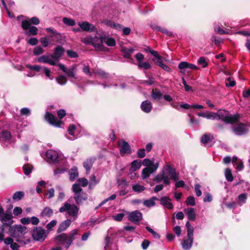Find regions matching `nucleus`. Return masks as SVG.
Here are the masks:
<instances>
[{
  "mask_svg": "<svg viewBox=\"0 0 250 250\" xmlns=\"http://www.w3.org/2000/svg\"><path fill=\"white\" fill-rule=\"evenodd\" d=\"M27 232V228L21 225L10 226L8 231V233L11 236L16 238L17 242L24 245L27 244L30 242V239L24 237Z\"/></svg>",
  "mask_w": 250,
  "mask_h": 250,
  "instance_id": "nucleus-1",
  "label": "nucleus"
},
{
  "mask_svg": "<svg viewBox=\"0 0 250 250\" xmlns=\"http://www.w3.org/2000/svg\"><path fill=\"white\" fill-rule=\"evenodd\" d=\"M80 237L77 229L72 230L69 234L62 233L55 238L57 245H62L67 249L72 244L73 241Z\"/></svg>",
  "mask_w": 250,
  "mask_h": 250,
  "instance_id": "nucleus-2",
  "label": "nucleus"
},
{
  "mask_svg": "<svg viewBox=\"0 0 250 250\" xmlns=\"http://www.w3.org/2000/svg\"><path fill=\"white\" fill-rule=\"evenodd\" d=\"M102 34L99 33V31H96L94 36H86L81 39V41L84 44L92 45L96 50H102V42L103 41Z\"/></svg>",
  "mask_w": 250,
  "mask_h": 250,
  "instance_id": "nucleus-3",
  "label": "nucleus"
},
{
  "mask_svg": "<svg viewBox=\"0 0 250 250\" xmlns=\"http://www.w3.org/2000/svg\"><path fill=\"white\" fill-rule=\"evenodd\" d=\"M59 211L61 213L65 212L69 216L72 217L73 220H75L79 215V208L74 204L65 202L60 208Z\"/></svg>",
  "mask_w": 250,
  "mask_h": 250,
  "instance_id": "nucleus-4",
  "label": "nucleus"
},
{
  "mask_svg": "<svg viewBox=\"0 0 250 250\" xmlns=\"http://www.w3.org/2000/svg\"><path fill=\"white\" fill-rule=\"evenodd\" d=\"M217 120H221L227 124H233L238 121L239 114L232 115L225 110H219L216 113Z\"/></svg>",
  "mask_w": 250,
  "mask_h": 250,
  "instance_id": "nucleus-5",
  "label": "nucleus"
},
{
  "mask_svg": "<svg viewBox=\"0 0 250 250\" xmlns=\"http://www.w3.org/2000/svg\"><path fill=\"white\" fill-rule=\"evenodd\" d=\"M72 189L74 192V198L77 204H80L87 199V195L83 191L80 184L75 183L73 184Z\"/></svg>",
  "mask_w": 250,
  "mask_h": 250,
  "instance_id": "nucleus-6",
  "label": "nucleus"
},
{
  "mask_svg": "<svg viewBox=\"0 0 250 250\" xmlns=\"http://www.w3.org/2000/svg\"><path fill=\"white\" fill-rule=\"evenodd\" d=\"M30 22L29 20H23L21 21V27L25 31L24 34L29 36L30 35H36L38 34V28L34 26H30Z\"/></svg>",
  "mask_w": 250,
  "mask_h": 250,
  "instance_id": "nucleus-7",
  "label": "nucleus"
},
{
  "mask_svg": "<svg viewBox=\"0 0 250 250\" xmlns=\"http://www.w3.org/2000/svg\"><path fill=\"white\" fill-rule=\"evenodd\" d=\"M32 237L36 241L42 242L46 237L45 230L42 227H35L32 231Z\"/></svg>",
  "mask_w": 250,
  "mask_h": 250,
  "instance_id": "nucleus-8",
  "label": "nucleus"
},
{
  "mask_svg": "<svg viewBox=\"0 0 250 250\" xmlns=\"http://www.w3.org/2000/svg\"><path fill=\"white\" fill-rule=\"evenodd\" d=\"M103 23L113 28L118 30H123V33L125 35H127L130 33V29L128 27H124L122 25L116 23L112 21L104 20Z\"/></svg>",
  "mask_w": 250,
  "mask_h": 250,
  "instance_id": "nucleus-9",
  "label": "nucleus"
},
{
  "mask_svg": "<svg viewBox=\"0 0 250 250\" xmlns=\"http://www.w3.org/2000/svg\"><path fill=\"white\" fill-rule=\"evenodd\" d=\"M0 221L2 225L1 226V230L4 231L5 228L7 227L12 226L11 225L14 221L12 219V216L8 213H5L0 218Z\"/></svg>",
  "mask_w": 250,
  "mask_h": 250,
  "instance_id": "nucleus-10",
  "label": "nucleus"
},
{
  "mask_svg": "<svg viewBox=\"0 0 250 250\" xmlns=\"http://www.w3.org/2000/svg\"><path fill=\"white\" fill-rule=\"evenodd\" d=\"M162 170L164 171L165 175L170 177V179L177 181L179 179L178 175L176 174L174 168L170 165L167 164L162 168Z\"/></svg>",
  "mask_w": 250,
  "mask_h": 250,
  "instance_id": "nucleus-11",
  "label": "nucleus"
},
{
  "mask_svg": "<svg viewBox=\"0 0 250 250\" xmlns=\"http://www.w3.org/2000/svg\"><path fill=\"white\" fill-rule=\"evenodd\" d=\"M0 142L3 146H7L11 142V134L7 130H2L0 132Z\"/></svg>",
  "mask_w": 250,
  "mask_h": 250,
  "instance_id": "nucleus-12",
  "label": "nucleus"
},
{
  "mask_svg": "<svg viewBox=\"0 0 250 250\" xmlns=\"http://www.w3.org/2000/svg\"><path fill=\"white\" fill-rule=\"evenodd\" d=\"M159 164L158 162L153 164L152 167H146L144 168L142 171V176L143 179L148 178L151 174L156 171L159 167Z\"/></svg>",
  "mask_w": 250,
  "mask_h": 250,
  "instance_id": "nucleus-13",
  "label": "nucleus"
},
{
  "mask_svg": "<svg viewBox=\"0 0 250 250\" xmlns=\"http://www.w3.org/2000/svg\"><path fill=\"white\" fill-rule=\"evenodd\" d=\"M233 133L236 135H243L247 133L249 131V126L243 124H239L238 125L232 127Z\"/></svg>",
  "mask_w": 250,
  "mask_h": 250,
  "instance_id": "nucleus-14",
  "label": "nucleus"
},
{
  "mask_svg": "<svg viewBox=\"0 0 250 250\" xmlns=\"http://www.w3.org/2000/svg\"><path fill=\"white\" fill-rule=\"evenodd\" d=\"M143 218L142 214L138 210H135L128 214V219L133 223L138 225Z\"/></svg>",
  "mask_w": 250,
  "mask_h": 250,
  "instance_id": "nucleus-15",
  "label": "nucleus"
},
{
  "mask_svg": "<svg viewBox=\"0 0 250 250\" xmlns=\"http://www.w3.org/2000/svg\"><path fill=\"white\" fill-rule=\"evenodd\" d=\"M68 132L70 136L67 137L66 135L67 139L73 140L79 137L80 131L78 126H76L74 125H70L68 128Z\"/></svg>",
  "mask_w": 250,
  "mask_h": 250,
  "instance_id": "nucleus-16",
  "label": "nucleus"
},
{
  "mask_svg": "<svg viewBox=\"0 0 250 250\" xmlns=\"http://www.w3.org/2000/svg\"><path fill=\"white\" fill-rule=\"evenodd\" d=\"M178 68L181 70V72L185 73L187 70H197L198 69V67L192 64L188 63L187 62H182L178 64ZM188 72V71H187Z\"/></svg>",
  "mask_w": 250,
  "mask_h": 250,
  "instance_id": "nucleus-17",
  "label": "nucleus"
},
{
  "mask_svg": "<svg viewBox=\"0 0 250 250\" xmlns=\"http://www.w3.org/2000/svg\"><path fill=\"white\" fill-rule=\"evenodd\" d=\"M193 242V235H188L183 238L182 242V248L184 250H189L192 247Z\"/></svg>",
  "mask_w": 250,
  "mask_h": 250,
  "instance_id": "nucleus-18",
  "label": "nucleus"
},
{
  "mask_svg": "<svg viewBox=\"0 0 250 250\" xmlns=\"http://www.w3.org/2000/svg\"><path fill=\"white\" fill-rule=\"evenodd\" d=\"M120 147V152L122 156L125 155V154H130L131 153V147L129 144L125 141H122L121 143H119Z\"/></svg>",
  "mask_w": 250,
  "mask_h": 250,
  "instance_id": "nucleus-19",
  "label": "nucleus"
},
{
  "mask_svg": "<svg viewBox=\"0 0 250 250\" xmlns=\"http://www.w3.org/2000/svg\"><path fill=\"white\" fill-rule=\"evenodd\" d=\"M153 181L156 183H160L163 181V183L166 185H169L170 184V181L168 176L165 175L164 171L162 170H161V172L155 176Z\"/></svg>",
  "mask_w": 250,
  "mask_h": 250,
  "instance_id": "nucleus-20",
  "label": "nucleus"
},
{
  "mask_svg": "<svg viewBox=\"0 0 250 250\" xmlns=\"http://www.w3.org/2000/svg\"><path fill=\"white\" fill-rule=\"evenodd\" d=\"M78 25L81 28V30L84 31L91 32L96 31L95 25L87 21L79 22Z\"/></svg>",
  "mask_w": 250,
  "mask_h": 250,
  "instance_id": "nucleus-21",
  "label": "nucleus"
},
{
  "mask_svg": "<svg viewBox=\"0 0 250 250\" xmlns=\"http://www.w3.org/2000/svg\"><path fill=\"white\" fill-rule=\"evenodd\" d=\"M46 120L51 125L59 127L62 122L58 120L54 115L50 113H46L45 115Z\"/></svg>",
  "mask_w": 250,
  "mask_h": 250,
  "instance_id": "nucleus-22",
  "label": "nucleus"
},
{
  "mask_svg": "<svg viewBox=\"0 0 250 250\" xmlns=\"http://www.w3.org/2000/svg\"><path fill=\"white\" fill-rule=\"evenodd\" d=\"M38 62L40 63H48L52 65H56L57 63L54 60L52 59L51 56L43 55L38 59Z\"/></svg>",
  "mask_w": 250,
  "mask_h": 250,
  "instance_id": "nucleus-23",
  "label": "nucleus"
},
{
  "mask_svg": "<svg viewBox=\"0 0 250 250\" xmlns=\"http://www.w3.org/2000/svg\"><path fill=\"white\" fill-rule=\"evenodd\" d=\"M64 51V49L61 46H57L54 51V53L51 55V57L54 60L59 61L60 58L62 55Z\"/></svg>",
  "mask_w": 250,
  "mask_h": 250,
  "instance_id": "nucleus-24",
  "label": "nucleus"
},
{
  "mask_svg": "<svg viewBox=\"0 0 250 250\" xmlns=\"http://www.w3.org/2000/svg\"><path fill=\"white\" fill-rule=\"evenodd\" d=\"M46 157L48 160L52 162H57L58 161V153L57 151L49 149L46 151Z\"/></svg>",
  "mask_w": 250,
  "mask_h": 250,
  "instance_id": "nucleus-25",
  "label": "nucleus"
},
{
  "mask_svg": "<svg viewBox=\"0 0 250 250\" xmlns=\"http://www.w3.org/2000/svg\"><path fill=\"white\" fill-rule=\"evenodd\" d=\"M99 33H101L103 36V41L102 42V50L104 49L103 43L105 42L109 46H113L115 45L116 42L115 40L112 38H106L104 33L102 31H99Z\"/></svg>",
  "mask_w": 250,
  "mask_h": 250,
  "instance_id": "nucleus-26",
  "label": "nucleus"
},
{
  "mask_svg": "<svg viewBox=\"0 0 250 250\" xmlns=\"http://www.w3.org/2000/svg\"><path fill=\"white\" fill-rule=\"evenodd\" d=\"M160 201V204L165 208L170 209L173 208V206L171 203V199L168 197H163L161 198Z\"/></svg>",
  "mask_w": 250,
  "mask_h": 250,
  "instance_id": "nucleus-27",
  "label": "nucleus"
},
{
  "mask_svg": "<svg viewBox=\"0 0 250 250\" xmlns=\"http://www.w3.org/2000/svg\"><path fill=\"white\" fill-rule=\"evenodd\" d=\"M141 108L144 112L149 113L152 108V104L148 100L143 101L141 104Z\"/></svg>",
  "mask_w": 250,
  "mask_h": 250,
  "instance_id": "nucleus-28",
  "label": "nucleus"
},
{
  "mask_svg": "<svg viewBox=\"0 0 250 250\" xmlns=\"http://www.w3.org/2000/svg\"><path fill=\"white\" fill-rule=\"evenodd\" d=\"M185 212L188 220L195 221L196 219V213L195 209L192 208H189L185 210Z\"/></svg>",
  "mask_w": 250,
  "mask_h": 250,
  "instance_id": "nucleus-29",
  "label": "nucleus"
},
{
  "mask_svg": "<svg viewBox=\"0 0 250 250\" xmlns=\"http://www.w3.org/2000/svg\"><path fill=\"white\" fill-rule=\"evenodd\" d=\"M151 27L152 29L157 31H160L162 33L168 36H172L173 33L170 31H168L167 29L162 28L159 26L153 24L151 25Z\"/></svg>",
  "mask_w": 250,
  "mask_h": 250,
  "instance_id": "nucleus-30",
  "label": "nucleus"
},
{
  "mask_svg": "<svg viewBox=\"0 0 250 250\" xmlns=\"http://www.w3.org/2000/svg\"><path fill=\"white\" fill-rule=\"evenodd\" d=\"M71 223V220L70 219H66L62 221L60 225V226L58 229V231L61 232L65 230L67 228H68Z\"/></svg>",
  "mask_w": 250,
  "mask_h": 250,
  "instance_id": "nucleus-31",
  "label": "nucleus"
},
{
  "mask_svg": "<svg viewBox=\"0 0 250 250\" xmlns=\"http://www.w3.org/2000/svg\"><path fill=\"white\" fill-rule=\"evenodd\" d=\"M152 98L154 100H160L163 96L161 92L158 89H153L151 93Z\"/></svg>",
  "mask_w": 250,
  "mask_h": 250,
  "instance_id": "nucleus-32",
  "label": "nucleus"
},
{
  "mask_svg": "<svg viewBox=\"0 0 250 250\" xmlns=\"http://www.w3.org/2000/svg\"><path fill=\"white\" fill-rule=\"evenodd\" d=\"M92 73L100 76L101 78H107L108 74L99 68H94L92 69Z\"/></svg>",
  "mask_w": 250,
  "mask_h": 250,
  "instance_id": "nucleus-33",
  "label": "nucleus"
},
{
  "mask_svg": "<svg viewBox=\"0 0 250 250\" xmlns=\"http://www.w3.org/2000/svg\"><path fill=\"white\" fill-rule=\"evenodd\" d=\"M53 214V210L49 207H45L41 212L40 216L42 217H50Z\"/></svg>",
  "mask_w": 250,
  "mask_h": 250,
  "instance_id": "nucleus-34",
  "label": "nucleus"
},
{
  "mask_svg": "<svg viewBox=\"0 0 250 250\" xmlns=\"http://www.w3.org/2000/svg\"><path fill=\"white\" fill-rule=\"evenodd\" d=\"M142 166V163L140 160H135L131 164L130 171H135L140 168Z\"/></svg>",
  "mask_w": 250,
  "mask_h": 250,
  "instance_id": "nucleus-35",
  "label": "nucleus"
},
{
  "mask_svg": "<svg viewBox=\"0 0 250 250\" xmlns=\"http://www.w3.org/2000/svg\"><path fill=\"white\" fill-rule=\"evenodd\" d=\"M69 178L72 181L75 180L78 177V172L76 167H73L69 171Z\"/></svg>",
  "mask_w": 250,
  "mask_h": 250,
  "instance_id": "nucleus-36",
  "label": "nucleus"
},
{
  "mask_svg": "<svg viewBox=\"0 0 250 250\" xmlns=\"http://www.w3.org/2000/svg\"><path fill=\"white\" fill-rule=\"evenodd\" d=\"M157 200H158L157 197H153L151 199L145 200L143 202V204L144 206L148 208H150L151 207H153L155 205V201Z\"/></svg>",
  "mask_w": 250,
  "mask_h": 250,
  "instance_id": "nucleus-37",
  "label": "nucleus"
},
{
  "mask_svg": "<svg viewBox=\"0 0 250 250\" xmlns=\"http://www.w3.org/2000/svg\"><path fill=\"white\" fill-rule=\"evenodd\" d=\"M122 51L124 53V57L125 58L129 59L130 58L131 54L134 52V50L132 48H123Z\"/></svg>",
  "mask_w": 250,
  "mask_h": 250,
  "instance_id": "nucleus-38",
  "label": "nucleus"
},
{
  "mask_svg": "<svg viewBox=\"0 0 250 250\" xmlns=\"http://www.w3.org/2000/svg\"><path fill=\"white\" fill-rule=\"evenodd\" d=\"M76 68V66H72L70 68L67 69L65 73L68 77L76 79L75 73Z\"/></svg>",
  "mask_w": 250,
  "mask_h": 250,
  "instance_id": "nucleus-39",
  "label": "nucleus"
},
{
  "mask_svg": "<svg viewBox=\"0 0 250 250\" xmlns=\"http://www.w3.org/2000/svg\"><path fill=\"white\" fill-rule=\"evenodd\" d=\"M24 195V192L22 191L16 192L13 195V199L14 201H20Z\"/></svg>",
  "mask_w": 250,
  "mask_h": 250,
  "instance_id": "nucleus-40",
  "label": "nucleus"
},
{
  "mask_svg": "<svg viewBox=\"0 0 250 250\" xmlns=\"http://www.w3.org/2000/svg\"><path fill=\"white\" fill-rule=\"evenodd\" d=\"M225 175L227 180L228 182H232L233 179V177L231 173V170L230 169L228 168H226L225 171Z\"/></svg>",
  "mask_w": 250,
  "mask_h": 250,
  "instance_id": "nucleus-41",
  "label": "nucleus"
},
{
  "mask_svg": "<svg viewBox=\"0 0 250 250\" xmlns=\"http://www.w3.org/2000/svg\"><path fill=\"white\" fill-rule=\"evenodd\" d=\"M93 163V160L92 159H87L84 163H83V167L86 169V171H89Z\"/></svg>",
  "mask_w": 250,
  "mask_h": 250,
  "instance_id": "nucleus-42",
  "label": "nucleus"
},
{
  "mask_svg": "<svg viewBox=\"0 0 250 250\" xmlns=\"http://www.w3.org/2000/svg\"><path fill=\"white\" fill-rule=\"evenodd\" d=\"M138 66L140 69L147 70L151 67L150 64L148 62H138Z\"/></svg>",
  "mask_w": 250,
  "mask_h": 250,
  "instance_id": "nucleus-43",
  "label": "nucleus"
},
{
  "mask_svg": "<svg viewBox=\"0 0 250 250\" xmlns=\"http://www.w3.org/2000/svg\"><path fill=\"white\" fill-rule=\"evenodd\" d=\"M212 139H213V137L211 135L205 134L202 137L201 141L203 144H206L211 141Z\"/></svg>",
  "mask_w": 250,
  "mask_h": 250,
  "instance_id": "nucleus-44",
  "label": "nucleus"
},
{
  "mask_svg": "<svg viewBox=\"0 0 250 250\" xmlns=\"http://www.w3.org/2000/svg\"><path fill=\"white\" fill-rule=\"evenodd\" d=\"M132 189L134 192L140 193L145 189V188L139 184H137L133 186Z\"/></svg>",
  "mask_w": 250,
  "mask_h": 250,
  "instance_id": "nucleus-45",
  "label": "nucleus"
},
{
  "mask_svg": "<svg viewBox=\"0 0 250 250\" xmlns=\"http://www.w3.org/2000/svg\"><path fill=\"white\" fill-rule=\"evenodd\" d=\"M238 198L239 204L241 206L246 203L247 198V194L246 193H241L238 196Z\"/></svg>",
  "mask_w": 250,
  "mask_h": 250,
  "instance_id": "nucleus-46",
  "label": "nucleus"
},
{
  "mask_svg": "<svg viewBox=\"0 0 250 250\" xmlns=\"http://www.w3.org/2000/svg\"><path fill=\"white\" fill-rule=\"evenodd\" d=\"M32 166L29 164L24 165L22 167L24 173L26 175H28L30 174L32 171Z\"/></svg>",
  "mask_w": 250,
  "mask_h": 250,
  "instance_id": "nucleus-47",
  "label": "nucleus"
},
{
  "mask_svg": "<svg viewBox=\"0 0 250 250\" xmlns=\"http://www.w3.org/2000/svg\"><path fill=\"white\" fill-rule=\"evenodd\" d=\"M57 83L60 85H64L67 82L66 77L63 75H60L56 78Z\"/></svg>",
  "mask_w": 250,
  "mask_h": 250,
  "instance_id": "nucleus-48",
  "label": "nucleus"
},
{
  "mask_svg": "<svg viewBox=\"0 0 250 250\" xmlns=\"http://www.w3.org/2000/svg\"><path fill=\"white\" fill-rule=\"evenodd\" d=\"M63 22L68 26H74L75 25V21L73 19L68 18H63L62 19Z\"/></svg>",
  "mask_w": 250,
  "mask_h": 250,
  "instance_id": "nucleus-49",
  "label": "nucleus"
},
{
  "mask_svg": "<svg viewBox=\"0 0 250 250\" xmlns=\"http://www.w3.org/2000/svg\"><path fill=\"white\" fill-rule=\"evenodd\" d=\"M82 71L84 74L88 76H91L92 75V73L90 72L89 66L85 63L83 64Z\"/></svg>",
  "mask_w": 250,
  "mask_h": 250,
  "instance_id": "nucleus-50",
  "label": "nucleus"
},
{
  "mask_svg": "<svg viewBox=\"0 0 250 250\" xmlns=\"http://www.w3.org/2000/svg\"><path fill=\"white\" fill-rule=\"evenodd\" d=\"M236 83L233 78L230 77L228 78L226 81V86L227 87H233L235 85Z\"/></svg>",
  "mask_w": 250,
  "mask_h": 250,
  "instance_id": "nucleus-51",
  "label": "nucleus"
},
{
  "mask_svg": "<svg viewBox=\"0 0 250 250\" xmlns=\"http://www.w3.org/2000/svg\"><path fill=\"white\" fill-rule=\"evenodd\" d=\"M155 164L154 160H151L147 158L144 159L142 162V165L146 167H152L153 165Z\"/></svg>",
  "mask_w": 250,
  "mask_h": 250,
  "instance_id": "nucleus-52",
  "label": "nucleus"
},
{
  "mask_svg": "<svg viewBox=\"0 0 250 250\" xmlns=\"http://www.w3.org/2000/svg\"><path fill=\"white\" fill-rule=\"evenodd\" d=\"M146 228L148 232L151 233L154 238L159 239L160 238V235L157 232L154 231L150 227L147 226Z\"/></svg>",
  "mask_w": 250,
  "mask_h": 250,
  "instance_id": "nucleus-53",
  "label": "nucleus"
},
{
  "mask_svg": "<svg viewBox=\"0 0 250 250\" xmlns=\"http://www.w3.org/2000/svg\"><path fill=\"white\" fill-rule=\"evenodd\" d=\"M44 52L43 49L41 46H37L33 50V54L35 56H38L42 54Z\"/></svg>",
  "mask_w": 250,
  "mask_h": 250,
  "instance_id": "nucleus-54",
  "label": "nucleus"
},
{
  "mask_svg": "<svg viewBox=\"0 0 250 250\" xmlns=\"http://www.w3.org/2000/svg\"><path fill=\"white\" fill-rule=\"evenodd\" d=\"M186 203L188 206L195 205V201L194 197L192 196H188L187 199Z\"/></svg>",
  "mask_w": 250,
  "mask_h": 250,
  "instance_id": "nucleus-55",
  "label": "nucleus"
},
{
  "mask_svg": "<svg viewBox=\"0 0 250 250\" xmlns=\"http://www.w3.org/2000/svg\"><path fill=\"white\" fill-rule=\"evenodd\" d=\"M186 226L187 229V234L188 235H193L194 229L191 226L189 222L188 221L186 224Z\"/></svg>",
  "mask_w": 250,
  "mask_h": 250,
  "instance_id": "nucleus-56",
  "label": "nucleus"
},
{
  "mask_svg": "<svg viewBox=\"0 0 250 250\" xmlns=\"http://www.w3.org/2000/svg\"><path fill=\"white\" fill-rule=\"evenodd\" d=\"M214 31L220 35L228 34L229 32L221 29L218 25L214 27Z\"/></svg>",
  "mask_w": 250,
  "mask_h": 250,
  "instance_id": "nucleus-57",
  "label": "nucleus"
},
{
  "mask_svg": "<svg viewBox=\"0 0 250 250\" xmlns=\"http://www.w3.org/2000/svg\"><path fill=\"white\" fill-rule=\"evenodd\" d=\"M27 67L30 70H34L37 72L40 71L42 68H43L42 66L40 65H27Z\"/></svg>",
  "mask_w": 250,
  "mask_h": 250,
  "instance_id": "nucleus-58",
  "label": "nucleus"
},
{
  "mask_svg": "<svg viewBox=\"0 0 250 250\" xmlns=\"http://www.w3.org/2000/svg\"><path fill=\"white\" fill-rule=\"evenodd\" d=\"M117 197V195L116 194H113L111 195L110 196H109L108 198L104 199L103 200L99 205V206H102L105 203H106L107 201L109 200H114L116 199Z\"/></svg>",
  "mask_w": 250,
  "mask_h": 250,
  "instance_id": "nucleus-59",
  "label": "nucleus"
},
{
  "mask_svg": "<svg viewBox=\"0 0 250 250\" xmlns=\"http://www.w3.org/2000/svg\"><path fill=\"white\" fill-rule=\"evenodd\" d=\"M66 53L68 56L71 58H76L78 57L77 53L74 51L68 50Z\"/></svg>",
  "mask_w": 250,
  "mask_h": 250,
  "instance_id": "nucleus-60",
  "label": "nucleus"
},
{
  "mask_svg": "<svg viewBox=\"0 0 250 250\" xmlns=\"http://www.w3.org/2000/svg\"><path fill=\"white\" fill-rule=\"evenodd\" d=\"M57 224V221L55 220H52L46 225V229L48 230H50L52 229Z\"/></svg>",
  "mask_w": 250,
  "mask_h": 250,
  "instance_id": "nucleus-61",
  "label": "nucleus"
},
{
  "mask_svg": "<svg viewBox=\"0 0 250 250\" xmlns=\"http://www.w3.org/2000/svg\"><path fill=\"white\" fill-rule=\"evenodd\" d=\"M206 118L208 119L217 120L216 113L213 112H207Z\"/></svg>",
  "mask_w": 250,
  "mask_h": 250,
  "instance_id": "nucleus-62",
  "label": "nucleus"
},
{
  "mask_svg": "<svg viewBox=\"0 0 250 250\" xmlns=\"http://www.w3.org/2000/svg\"><path fill=\"white\" fill-rule=\"evenodd\" d=\"M13 214L15 216H18L20 214H21L22 212V209L21 207H15L13 210Z\"/></svg>",
  "mask_w": 250,
  "mask_h": 250,
  "instance_id": "nucleus-63",
  "label": "nucleus"
},
{
  "mask_svg": "<svg viewBox=\"0 0 250 250\" xmlns=\"http://www.w3.org/2000/svg\"><path fill=\"white\" fill-rule=\"evenodd\" d=\"M198 62L199 64L202 65L203 67H206L208 65V62H206V59L204 57H201L198 61Z\"/></svg>",
  "mask_w": 250,
  "mask_h": 250,
  "instance_id": "nucleus-64",
  "label": "nucleus"
}]
</instances>
